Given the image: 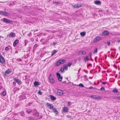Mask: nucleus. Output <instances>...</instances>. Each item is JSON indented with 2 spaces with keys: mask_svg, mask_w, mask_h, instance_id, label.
<instances>
[{
  "mask_svg": "<svg viewBox=\"0 0 120 120\" xmlns=\"http://www.w3.org/2000/svg\"><path fill=\"white\" fill-rule=\"evenodd\" d=\"M54 93L58 95L61 96L64 94V92L63 90L60 89L56 88L53 89Z\"/></svg>",
  "mask_w": 120,
  "mask_h": 120,
  "instance_id": "1",
  "label": "nucleus"
},
{
  "mask_svg": "<svg viewBox=\"0 0 120 120\" xmlns=\"http://www.w3.org/2000/svg\"><path fill=\"white\" fill-rule=\"evenodd\" d=\"M46 105L47 107L49 109H52L53 107V106L52 104H50L48 103H46Z\"/></svg>",
  "mask_w": 120,
  "mask_h": 120,
  "instance_id": "6",
  "label": "nucleus"
},
{
  "mask_svg": "<svg viewBox=\"0 0 120 120\" xmlns=\"http://www.w3.org/2000/svg\"><path fill=\"white\" fill-rule=\"evenodd\" d=\"M56 52V50L53 51V52H52V56L53 55L55 54Z\"/></svg>",
  "mask_w": 120,
  "mask_h": 120,
  "instance_id": "30",
  "label": "nucleus"
},
{
  "mask_svg": "<svg viewBox=\"0 0 120 120\" xmlns=\"http://www.w3.org/2000/svg\"><path fill=\"white\" fill-rule=\"evenodd\" d=\"M109 34V32L107 31H104L102 35L105 36L108 35Z\"/></svg>",
  "mask_w": 120,
  "mask_h": 120,
  "instance_id": "12",
  "label": "nucleus"
},
{
  "mask_svg": "<svg viewBox=\"0 0 120 120\" xmlns=\"http://www.w3.org/2000/svg\"><path fill=\"white\" fill-rule=\"evenodd\" d=\"M28 41L27 40H25L24 41L25 42V45H26L28 43Z\"/></svg>",
  "mask_w": 120,
  "mask_h": 120,
  "instance_id": "33",
  "label": "nucleus"
},
{
  "mask_svg": "<svg viewBox=\"0 0 120 120\" xmlns=\"http://www.w3.org/2000/svg\"><path fill=\"white\" fill-rule=\"evenodd\" d=\"M63 110L65 112H68V109L67 107H63Z\"/></svg>",
  "mask_w": 120,
  "mask_h": 120,
  "instance_id": "15",
  "label": "nucleus"
},
{
  "mask_svg": "<svg viewBox=\"0 0 120 120\" xmlns=\"http://www.w3.org/2000/svg\"><path fill=\"white\" fill-rule=\"evenodd\" d=\"M107 44L108 45H110V42H107Z\"/></svg>",
  "mask_w": 120,
  "mask_h": 120,
  "instance_id": "44",
  "label": "nucleus"
},
{
  "mask_svg": "<svg viewBox=\"0 0 120 120\" xmlns=\"http://www.w3.org/2000/svg\"><path fill=\"white\" fill-rule=\"evenodd\" d=\"M20 113L21 116H24V114L23 112H21Z\"/></svg>",
  "mask_w": 120,
  "mask_h": 120,
  "instance_id": "36",
  "label": "nucleus"
},
{
  "mask_svg": "<svg viewBox=\"0 0 120 120\" xmlns=\"http://www.w3.org/2000/svg\"><path fill=\"white\" fill-rule=\"evenodd\" d=\"M34 86H37L39 85V83L37 82H34Z\"/></svg>",
  "mask_w": 120,
  "mask_h": 120,
  "instance_id": "26",
  "label": "nucleus"
},
{
  "mask_svg": "<svg viewBox=\"0 0 120 120\" xmlns=\"http://www.w3.org/2000/svg\"><path fill=\"white\" fill-rule=\"evenodd\" d=\"M94 3L97 5H100L101 4V2L99 0L95 1L94 2Z\"/></svg>",
  "mask_w": 120,
  "mask_h": 120,
  "instance_id": "13",
  "label": "nucleus"
},
{
  "mask_svg": "<svg viewBox=\"0 0 120 120\" xmlns=\"http://www.w3.org/2000/svg\"><path fill=\"white\" fill-rule=\"evenodd\" d=\"M63 68L65 71H67L68 69V66L67 65H64V66Z\"/></svg>",
  "mask_w": 120,
  "mask_h": 120,
  "instance_id": "25",
  "label": "nucleus"
},
{
  "mask_svg": "<svg viewBox=\"0 0 120 120\" xmlns=\"http://www.w3.org/2000/svg\"><path fill=\"white\" fill-rule=\"evenodd\" d=\"M52 111L55 112L56 114H57L58 113V112L56 110V108H53L52 109Z\"/></svg>",
  "mask_w": 120,
  "mask_h": 120,
  "instance_id": "19",
  "label": "nucleus"
},
{
  "mask_svg": "<svg viewBox=\"0 0 120 120\" xmlns=\"http://www.w3.org/2000/svg\"><path fill=\"white\" fill-rule=\"evenodd\" d=\"M91 55V53L90 54V55Z\"/></svg>",
  "mask_w": 120,
  "mask_h": 120,
  "instance_id": "50",
  "label": "nucleus"
},
{
  "mask_svg": "<svg viewBox=\"0 0 120 120\" xmlns=\"http://www.w3.org/2000/svg\"><path fill=\"white\" fill-rule=\"evenodd\" d=\"M119 49L120 50V46L119 47Z\"/></svg>",
  "mask_w": 120,
  "mask_h": 120,
  "instance_id": "47",
  "label": "nucleus"
},
{
  "mask_svg": "<svg viewBox=\"0 0 120 120\" xmlns=\"http://www.w3.org/2000/svg\"><path fill=\"white\" fill-rule=\"evenodd\" d=\"M19 41L18 40H16L13 43V46L15 47L16 46V44L19 42Z\"/></svg>",
  "mask_w": 120,
  "mask_h": 120,
  "instance_id": "17",
  "label": "nucleus"
},
{
  "mask_svg": "<svg viewBox=\"0 0 120 120\" xmlns=\"http://www.w3.org/2000/svg\"><path fill=\"white\" fill-rule=\"evenodd\" d=\"M68 104V106H70L71 105V102L70 101H68L67 102Z\"/></svg>",
  "mask_w": 120,
  "mask_h": 120,
  "instance_id": "35",
  "label": "nucleus"
},
{
  "mask_svg": "<svg viewBox=\"0 0 120 120\" xmlns=\"http://www.w3.org/2000/svg\"><path fill=\"white\" fill-rule=\"evenodd\" d=\"M6 92L5 91H4L3 92L2 94V95H3V96H5L6 95Z\"/></svg>",
  "mask_w": 120,
  "mask_h": 120,
  "instance_id": "34",
  "label": "nucleus"
},
{
  "mask_svg": "<svg viewBox=\"0 0 120 120\" xmlns=\"http://www.w3.org/2000/svg\"><path fill=\"white\" fill-rule=\"evenodd\" d=\"M32 41H33V39H32Z\"/></svg>",
  "mask_w": 120,
  "mask_h": 120,
  "instance_id": "52",
  "label": "nucleus"
},
{
  "mask_svg": "<svg viewBox=\"0 0 120 120\" xmlns=\"http://www.w3.org/2000/svg\"><path fill=\"white\" fill-rule=\"evenodd\" d=\"M64 70L63 68H61L60 69V71L61 72H64Z\"/></svg>",
  "mask_w": 120,
  "mask_h": 120,
  "instance_id": "27",
  "label": "nucleus"
},
{
  "mask_svg": "<svg viewBox=\"0 0 120 120\" xmlns=\"http://www.w3.org/2000/svg\"><path fill=\"white\" fill-rule=\"evenodd\" d=\"M86 75H85V76H84V78H86Z\"/></svg>",
  "mask_w": 120,
  "mask_h": 120,
  "instance_id": "46",
  "label": "nucleus"
},
{
  "mask_svg": "<svg viewBox=\"0 0 120 120\" xmlns=\"http://www.w3.org/2000/svg\"><path fill=\"white\" fill-rule=\"evenodd\" d=\"M93 88V87L92 86H90L89 88V89H91Z\"/></svg>",
  "mask_w": 120,
  "mask_h": 120,
  "instance_id": "43",
  "label": "nucleus"
},
{
  "mask_svg": "<svg viewBox=\"0 0 120 120\" xmlns=\"http://www.w3.org/2000/svg\"><path fill=\"white\" fill-rule=\"evenodd\" d=\"M0 62L3 65H4L5 64V61L4 58L1 55H0Z\"/></svg>",
  "mask_w": 120,
  "mask_h": 120,
  "instance_id": "5",
  "label": "nucleus"
},
{
  "mask_svg": "<svg viewBox=\"0 0 120 120\" xmlns=\"http://www.w3.org/2000/svg\"><path fill=\"white\" fill-rule=\"evenodd\" d=\"M38 93L40 95H41L42 94L41 92L40 91H38Z\"/></svg>",
  "mask_w": 120,
  "mask_h": 120,
  "instance_id": "40",
  "label": "nucleus"
},
{
  "mask_svg": "<svg viewBox=\"0 0 120 120\" xmlns=\"http://www.w3.org/2000/svg\"><path fill=\"white\" fill-rule=\"evenodd\" d=\"M112 91L113 92H114L115 93H117L118 92L117 90L116 89H114Z\"/></svg>",
  "mask_w": 120,
  "mask_h": 120,
  "instance_id": "29",
  "label": "nucleus"
},
{
  "mask_svg": "<svg viewBox=\"0 0 120 120\" xmlns=\"http://www.w3.org/2000/svg\"><path fill=\"white\" fill-rule=\"evenodd\" d=\"M101 39V38L99 36L96 37L94 39V42H96L100 41Z\"/></svg>",
  "mask_w": 120,
  "mask_h": 120,
  "instance_id": "8",
  "label": "nucleus"
},
{
  "mask_svg": "<svg viewBox=\"0 0 120 120\" xmlns=\"http://www.w3.org/2000/svg\"><path fill=\"white\" fill-rule=\"evenodd\" d=\"M36 110L34 109V111L33 112H32L33 114V115H35L36 116H38V112H36Z\"/></svg>",
  "mask_w": 120,
  "mask_h": 120,
  "instance_id": "18",
  "label": "nucleus"
},
{
  "mask_svg": "<svg viewBox=\"0 0 120 120\" xmlns=\"http://www.w3.org/2000/svg\"><path fill=\"white\" fill-rule=\"evenodd\" d=\"M9 49V48L8 47H6L5 49V50L7 51Z\"/></svg>",
  "mask_w": 120,
  "mask_h": 120,
  "instance_id": "38",
  "label": "nucleus"
},
{
  "mask_svg": "<svg viewBox=\"0 0 120 120\" xmlns=\"http://www.w3.org/2000/svg\"><path fill=\"white\" fill-rule=\"evenodd\" d=\"M71 65V63H69L68 64V67H70V66Z\"/></svg>",
  "mask_w": 120,
  "mask_h": 120,
  "instance_id": "39",
  "label": "nucleus"
},
{
  "mask_svg": "<svg viewBox=\"0 0 120 120\" xmlns=\"http://www.w3.org/2000/svg\"><path fill=\"white\" fill-rule=\"evenodd\" d=\"M78 86H79L81 87H84V86L81 83L79 85H78Z\"/></svg>",
  "mask_w": 120,
  "mask_h": 120,
  "instance_id": "31",
  "label": "nucleus"
},
{
  "mask_svg": "<svg viewBox=\"0 0 120 120\" xmlns=\"http://www.w3.org/2000/svg\"><path fill=\"white\" fill-rule=\"evenodd\" d=\"M84 59L86 62L88 61L89 60L88 56H87L86 57H84Z\"/></svg>",
  "mask_w": 120,
  "mask_h": 120,
  "instance_id": "24",
  "label": "nucleus"
},
{
  "mask_svg": "<svg viewBox=\"0 0 120 120\" xmlns=\"http://www.w3.org/2000/svg\"><path fill=\"white\" fill-rule=\"evenodd\" d=\"M15 34L13 32H11L9 34V37H10L13 38L15 36Z\"/></svg>",
  "mask_w": 120,
  "mask_h": 120,
  "instance_id": "16",
  "label": "nucleus"
},
{
  "mask_svg": "<svg viewBox=\"0 0 120 120\" xmlns=\"http://www.w3.org/2000/svg\"><path fill=\"white\" fill-rule=\"evenodd\" d=\"M5 12L3 11H0V14L1 15H4Z\"/></svg>",
  "mask_w": 120,
  "mask_h": 120,
  "instance_id": "32",
  "label": "nucleus"
},
{
  "mask_svg": "<svg viewBox=\"0 0 120 120\" xmlns=\"http://www.w3.org/2000/svg\"><path fill=\"white\" fill-rule=\"evenodd\" d=\"M49 82L53 84L55 83V80L54 78L52 76V74H49L48 78Z\"/></svg>",
  "mask_w": 120,
  "mask_h": 120,
  "instance_id": "2",
  "label": "nucleus"
},
{
  "mask_svg": "<svg viewBox=\"0 0 120 120\" xmlns=\"http://www.w3.org/2000/svg\"><path fill=\"white\" fill-rule=\"evenodd\" d=\"M2 38L3 37H2L1 36H0V38Z\"/></svg>",
  "mask_w": 120,
  "mask_h": 120,
  "instance_id": "49",
  "label": "nucleus"
},
{
  "mask_svg": "<svg viewBox=\"0 0 120 120\" xmlns=\"http://www.w3.org/2000/svg\"><path fill=\"white\" fill-rule=\"evenodd\" d=\"M91 98L94 100H100L101 99V97L100 96L97 95H92L90 96Z\"/></svg>",
  "mask_w": 120,
  "mask_h": 120,
  "instance_id": "4",
  "label": "nucleus"
},
{
  "mask_svg": "<svg viewBox=\"0 0 120 120\" xmlns=\"http://www.w3.org/2000/svg\"><path fill=\"white\" fill-rule=\"evenodd\" d=\"M19 85H20L21 84V82L20 80L18 79L17 78H15L13 79Z\"/></svg>",
  "mask_w": 120,
  "mask_h": 120,
  "instance_id": "9",
  "label": "nucleus"
},
{
  "mask_svg": "<svg viewBox=\"0 0 120 120\" xmlns=\"http://www.w3.org/2000/svg\"><path fill=\"white\" fill-rule=\"evenodd\" d=\"M55 44V43H53V44Z\"/></svg>",
  "mask_w": 120,
  "mask_h": 120,
  "instance_id": "51",
  "label": "nucleus"
},
{
  "mask_svg": "<svg viewBox=\"0 0 120 120\" xmlns=\"http://www.w3.org/2000/svg\"><path fill=\"white\" fill-rule=\"evenodd\" d=\"M1 88L0 87V89Z\"/></svg>",
  "mask_w": 120,
  "mask_h": 120,
  "instance_id": "53",
  "label": "nucleus"
},
{
  "mask_svg": "<svg viewBox=\"0 0 120 120\" xmlns=\"http://www.w3.org/2000/svg\"><path fill=\"white\" fill-rule=\"evenodd\" d=\"M1 20L5 22L8 23H9L11 22L10 20H9L8 19L5 18H3L2 19H1Z\"/></svg>",
  "mask_w": 120,
  "mask_h": 120,
  "instance_id": "11",
  "label": "nucleus"
},
{
  "mask_svg": "<svg viewBox=\"0 0 120 120\" xmlns=\"http://www.w3.org/2000/svg\"><path fill=\"white\" fill-rule=\"evenodd\" d=\"M56 75L58 80L60 81H61L63 78L62 76H61L58 73H56Z\"/></svg>",
  "mask_w": 120,
  "mask_h": 120,
  "instance_id": "7",
  "label": "nucleus"
},
{
  "mask_svg": "<svg viewBox=\"0 0 120 120\" xmlns=\"http://www.w3.org/2000/svg\"><path fill=\"white\" fill-rule=\"evenodd\" d=\"M101 89L102 90H105V88L104 87H102L101 88Z\"/></svg>",
  "mask_w": 120,
  "mask_h": 120,
  "instance_id": "41",
  "label": "nucleus"
},
{
  "mask_svg": "<svg viewBox=\"0 0 120 120\" xmlns=\"http://www.w3.org/2000/svg\"><path fill=\"white\" fill-rule=\"evenodd\" d=\"M12 72V71L11 70L8 69L5 71V75L7 76L8 74L11 73Z\"/></svg>",
  "mask_w": 120,
  "mask_h": 120,
  "instance_id": "10",
  "label": "nucleus"
},
{
  "mask_svg": "<svg viewBox=\"0 0 120 120\" xmlns=\"http://www.w3.org/2000/svg\"><path fill=\"white\" fill-rule=\"evenodd\" d=\"M81 6L80 4H76L74 6V8H79V7H81Z\"/></svg>",
  "mask_w": 120,
  "mask_h": 120,
  "instance_id": "23",
  "label": "nucleus"
},
{
  "mask_svg": "<svg viewBox=\"0 0 120 120\" xmlns=\"http://www.w3.org/2000/svg\"><path fill=\"white\" fill-rule=\"evenodd\" d=\"M106 82H103L102 83V84L103 85H105L106 83Z\"/></svg>",
  "mask_w": 120,
  "mask_h": 120,
  "instance_id": "42",
  "label": "nucleus"
},
{
  "mask_svg": "<svg viewBox=\"0 0 120 120\" xmlns=\"http://www.w3.org/2000/svg\"><path fill=\"white\" fill-rule=\"evenodd\" d=\"M114 98L117 100H120V95H116L114 97Z\"/></svg>",
  "mask_w": 120,
  "mask_h": 120,
  "instance_id": "14",
  "label": "nucleus"
},
{
  "mask_svg": "<svg viewBox=\"0 0 120 120\" xmlns=\"http://www.w3.org/2000/svg\"><path fill=\"white\" fill-rule=\"evenodd\" d=\"M9 15V13H7V12H5L4 13V15L6 16H8Z\"/></svg>",
  "mask_w": 120,
  "mask_h": 120,
  "instance_id": "28",
  "label": "nucleus"
},
{
  "mask_svg": "<svg viewBox=\"0 0 120 120\" xmlns=\"http://www.w3.org/2000/svg\"><path fill=\"white\" fill-rule=\"evenodd\" d=\"M50 96L51 98L52 101H54L56 100V98L54 96L52 95H50Z\"/></svg>",
  "mask_w": 120,
  "mask_h": 120,
  "instance_id": "20",
  "label": "nucleus"
},
{
  "mask_svg": "<svg viewBox=\"0 0 120 120\" xmlns=\"http://www.w3.org/2000/svg\"><path fill=\"white\" fill-rule=\"evenodd\" d=\"M80 69H79V71H80Z\"/></svg>",
  "mask_w": 120,
  "mask_h": 120,
  "instance_id": "48",
  "label": "nucleus"
},
{
  "mask_svg": "<svg viewBox=\"0 0 120 120\" xmlns=\"http://www.w3.org/2000/svg\"><path fill=\"white\" fill-rule=\"evenodd\" d=\"M86 34V33L85 32L83 31V32H81L80 33V35L81 36L83 37L85 36Z\"/></svg>",
  "mask_w": 120,
  "mask_h": 120,
  "instance_id": "21",
  "label": "nucleus"
},
{
  "mask_svg": "<svg viewBox=\"0 0 120 120\" xmlns=\"http://www.w3.org/2000/svg\"><path fill=\"white\" fill-rule=\"evenodd\" d=\"M66 62V60L64 59L60 60L57 61L55 63V66H58L60 64H62Z\"/></svg>",
  "mask_w": 120,
  "mask_h": 120,
  "instance_id": "3",
  "label": "nucleus"
},
{
  "mask_svg": "<svg viewBox=\"0 0 120 120\" xmlns=\"http://www.w3.org/2000/svg\"><path fill=\"white\" fill-rule=\"evenodd\" d=\"M97 48L95 49L93 52L94 53H96L97 52Z\"/></svg>",
  "mask_w": 120,
  "mask_h": 120,
  "instance_id": "37",
  "label": "nucleus"
},
{
  "mask_svg": "<svg viewBox=\"0 0 120 120\" xmlns=\"http://www.w3.org/2000/svg\"><path fill=\"white\" fill-rule=\"evenodd\" d=\"M32 111H33V110L31 109H27L26 110V112L28 114H29L30 112H31Z\"/></svg>",
  "mask_w": 120,
  "mask_h": 120,
  "instance_id": "22",
  "label": "nucleus"
},
{
  "mask_svg": "<svg viewBox=\"0 0 120 120\" xmlns=\"http://www.w3.org/2000/svg\"><path fill=\"white\" fill-rule=\"evenodd\" d=\"M34 46L35 47H37V45H34Z\"/></svg>",
  "mask_w": 120,
  "mask_h": 120,
  "instance_id": "45",
  "label": "nucleus"
}]
</instances>
